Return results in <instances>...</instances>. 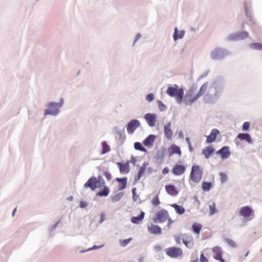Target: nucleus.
Listing matches in <instances>:
<instances>
[{"mask_svg":"<svg viewBox=\"0 0 262 262\" xmlns=\"http://www.w3.org/2000/svg\"><path fill=\"white\" fill-rule=\"evenodd\" d=\"M200 97L196 87L192 86L187 91L184 99V102L187 105H191Z\"/></svg>","mask_w":262,"mask_h":262,"instance_id":"nucleus-1","label":"nucleus"},{"mask_svg":"<svg viewBox=\"0 0 262 262\" xmlns=\"http://www.w3.org/2000/svg\"><path fill=\"white\" fill-rule=\"evenodd\" d=\"M167 94L170 97H175L177 102L181 103L183 101L184 91L183 89H179L175 84L173 86L168 87L166 91Z\"/></svg>","mask_w":262,"mask_h":262,"instance_id":"nucleus-2","label":"nucleus"},{"mask_svg":"<svg viewBox=\"0 0 262 262\" xmlns=\"http://www.w3.org/2000/svg\"><path fill=\"white\" fill-rule=\"evenodd\" d=\"M168 216V212L166 210L162 209L155 213L152 218V221L155 223H162L167 221Z\"/></svg>","mask_w":262,"mask_h":262,"instance_id":"nucleus-3","label":"nucleus"},{"mask_svg":"<svg viewBox=\"0 0 262 262\" xmlns=\"http://www.w3.org/2000/svg\"><path fill=\"white\" fill-rule=\"evenodd\" d=\"M203 170L198 165H193L192 167L190 173L191 179L195 183H198L202 179Z\"/></svg>","mask_w":262,"mask_h":262,"instance_id":"nucleus-4","label":"nucleus"},{"mask_svg":"<svg viewBox=\"0 0 262 262\" xmlns=\"http://www.w3.org/2000/svg\"><path fill=\"white\" fill-rule=\"evenodd\" d=\"M166 254L171 258H177L181 256L183 254L182 250L178 247H171L165 249Z\"/></svg>","mask_w":262,"mask_h":262,"instance_id":"nucleus-5","label":"nucleus"},{"mask_svg":"<svg viewBox=\"0 0 262 262\" xmlns=\"http://www.w3.org/2000/svg\"><path fill=\"white\" fill-rule=\"evenodd\" d=\"M140 126L139 121L136 119L132 120L127 125V131L129 134H133L136 128Z\"/></svg>","mask_w":262,"mask_h":262,"instance_id":"nucleus-6","label":"nucleus"},{"mask_svg":"<svg viewBox=\"0 0 262 262\" xmlns=\"http://www.w3.org/2000/svg\"><path fill=\"white\" fill-rule=\"evenodd\" d=\"M213 257L220 262H225L222 258L223 251L220 247L216 246L212 249Z\"/></svg>","mask_w":262,"mask_h":262,"instance_id":"nucleus-7","label":"nucleus"},{"mask_svg":"<svg viewBox=\"0 0 262 262\" xmlns=\"http://www.w3.org/2000/svg\"><path fill=\"white\" fill-rule=\"evenodd\" d=\"M254 210L249 206L243 207L241 208L239 214L245 218H247L254 214Z\"/></svg>","mask_w":262,"mask_h":262,"instance_id":"nucleus-8","label":"nucleus"},{"mask_svg":"<svg viewBox=\"0 0 262 262\" xmlns=\"http://www.w3.org/2000/svg\"><path fill=\"white\" fill-rule=\"evenodd\" d=\"M98 181L96 177H93L90 178L84 184V187L91 188L92 190H95L97 187Z\"/></svg>","mask_w":262,"mask_h":262,"instance_id":"nucleus-9","label":"nucleus"},{"mask_svg":"<svg viewBox=\"0 0 262 262\" xmlns=\"http://www.w3.org/2000/svg\"><path fill=\"white\" fill-rule=\"evenodd\" d=\"M49 108L45 110L44 114L45 115H56L58 113V110L57 108V105L54 103H50L49 105Z\"/></svg>","mask_w":262,"mask_h":262,"instance_id":"nucleus-10","label":"nucleus"},{"mask_svg":"<svg viewBox=\"0 0 262 262\" xmlns=\"http://www.w3.org/2000/svg\"><path fill=\"white\" fill-rule=\"evenodd\" d=\"M144 118L149 126H154L156 124L157 116L155 114L148 113L145 115Z\"/></svg>","mask_w":262,"mask_h":262,"instance_id":"nucleus-11","label":"nucleus"},{"mask_svg":"<svg viewBox=\"0 0 262 262\" xmlns=\"http://www.w3.org/2000/svg\"><path fill=\"white\" fill-rule=\"evenodd\" d=\"M148 232L152 234H161L162 229L161 227L154 224H150L147 226Z\"/></svg>","mask_w":262,"mask_h":262,"instance_id":"nucleus-12","label":"nucleus"},{"mask_svg":"<svg viewBox=\"0 0 262 262\" xmlns=\"http://www.w3.org/2000/svg\"><path fill=\"white\" fill-rule=\"evenodd\" d=\"M216 154L220 155L223 159L228 158L230 155V151L228 146H224L221 149L216 151Z\"/></svg>","mask_w":262,"mask_h":262,"instance_id":"nucleus-13","label":"nucleus"},{"mask_svg":"<svg viewBox=\"0 0 262 262\" xmlns=\"http://www.w3.org/2000/svg\"><path fill=\"white\" fill-rule=\"evenodd\" d=\"M185 167L183 165L176 164L172 169V173L176 176L182 174L185 171Z\"/></svg>","mask_w":262,"mask_h":262,"instance_id":"nucleus-14","label":"nucleus"},{"mask_svg":"<svg viewBox=\"0 0 262 262\" xmlns=\"http://www.w3.org/2000/svg\"><path fill=\"white\" fill-rule=\"evenodd\" d=\"M219 133L220 132L217 129H213L211 132L210 134L207 136L206 141V142L207 143H210L214 141L216 139V136L219 134Z\"/></svg>","mask_w":262,"mask_h":262,"instance_id":"nucleus-15","label":"nucleus"},{"mask_svg":"<svg viewBox=\"0 0 262 262\" xmlns=\"http://www.w3.org/2000/svg\"><path fill=\"white\" fill-rule=\"evenodd\" d=\"M165 189L167 193L170 195L175 196L178 194V191L177 188L172 185H167L165 186Z\"/></svg>","mask_w":262,"mask_h":262,"instance_id":"nucleus-16","label":"nucleus"},{"mask_svg":"<svg viewBox=\"0 0 262 262\" xmlns=\"http://www.w3.org/2000/svg\"><path fill=\"white\" fill-rule=\"evenodd\" d=\"M164 134L167 139H171L172 137L173 133L171 129L170 123H168L164 126Z\"/></svg>","mask_w":262,"mask_h":262,"instance_id":"nucleus-17","label":"nucleus"},{"mask_svg":"<svg viewBox=\"0 0 262 262\" xmlns=\"http://www.w3.org/2000/svg\"><path fill=\"white\" fill-rule=\"evenodd\" d=\"M117 165L119 168L120 171L122 173H127L129 171V166L128 162L122 164L121 163H117Z\"/></svg>","mask_w":262,"mask_h":262,"instance_id":"nucleus-18","label":"nucleus"},{"mask_svg":"<svg viewBox=\"0 0 262 262\" xmlns=\"http://www.w3.org/2000/svg\"><path fill=\"white\" fill-rule=\"evenodd\" d=\"M155 139L156 136L150 135L143 141V144L148 147L152 146Z\"/></svg>","mask_w":262,"mask_h":262,"instance_id":"nucleus-19","label":"nucleus"},{"mask_svg":"<svg viewBox=\"0 0 262 262\" xmlns=\"http://www.w3.org/2000/svg\"><path fill=\"white\" fill-rule=\"evenodd\" d=\"M116 180L119 183L118 190H121L125 188L127 185V178H117Z\"/></svg>","mask_w":262,"mask_h":262,"instance_id":"nucleus-20","label":"nucleus"},{"mask_svg":"<svg viewBox=\"0 0 262 262\" xmlns=\"http://www.w3.org/2000/svg\"><path fill=\"white\" fill-rule=\"evenodd\" d=\"M147 165V164L144 163L140 168L137 176L135 178V181H139L140 178L143 176L146 170Z\"/></svg>","mask_w":262,"mask_h":262,"instance_id":"nucleus-21","label":"nucleus"},{"mask_svg":"<svg viewBox=\"0 0 262 262\" xmlns=\"http://www.w3.org/2000/svg\"><path fill=\"white\" fill-rule=\"evenodd\" d=\"M145 216V213L143 211H141L140 214L138 216H133L131 219V222L133 224H138L143 220Z\"/></svg>","mask_w":262,"mask_h":262,"instance_id":"nucleus-22","label":"nucleus"},{"mask_svg":"<svg viewBox=\"0 0 262 262\" xmlns=\"http://www.w3.org/2000/svg\"><path fill=\"white\" fill-rule=\"evenodd\" d=\"M237 138L241 140H245L249 143H252V139L248 134H239L237 135Z\"/></svg>","mask_w":262,"mask_h":262,"instance_id":"nucleus-23","label":"nucleus"},{"mask_svg":"<svg viewBox=\"0 0 262 262\" xmlns=\"http://www.w3.org/2000/svg\"><path fill=\"white\" fill-rule=\"evenodd\" d=\"M171 206L175 209L176 212L179 214H183L185 211L184 208L182 206L178 205L177 204H171Z\"/></svg>","mask_w":262,"mask_h":262,"instance_id":"nucleus-24","label":"nucleus"},{"mask_svg":"<svg viewBox=\"0 0 262 262\" xmlns=\"http://www.w3.org/2000/svg\"><path fill=\"white\" fill-rule=\"evenodd\" d=\"M214 149L211 146H207L202 151V154L206 158H208L210 155L214 151Z\"/></svg>","mask_w":262,"mask_h":262,"instance_id":"nucleus-25","label":"nucleus"},{"mask_svg":"<svg viewBox=\"0 0 262 262\" xmlns=\"http://www.w3.org/2000/svg\"><path fill=\"white\" fill-rule=\"evenodd\" d=\"M169 152L171 155L177 154L178 155L181 154L180 148L176 145H172L169 148Z\"/></svg>","mask_w":262,"mask_h":262,"instance_id":"nucleus-26","label":"nucleus"},{"mask_svg":"<svg viewBox=\"0 0 262 262\" xmlns=\"http://www.w3.org/2000/svg\"><path fill=\"white\" fill-rule=\"evenodd\" d=\"M185 32L184 31H178L177 28H175L173 38L174 40L182 38L184 35Z\"/></svg>","mask_w":262,"mask_h":262,"instance_id":"nucleus-27","label":"nucleus"},{"mask_svg":"<svg viewBox=\"0 0 262 262\" xmlns=\"http://www.w3.org/2000/svg\"><path fill=\"white\" fill-rule=\"evenodd\" d=\"M208 88V84L207 82L204 83L200 89L198 93L201 97L207 91Z\"/></svg>","mask_w":262,"mask_h":262,"instance_id":"nucleus-28","label":"nucleus"},{"mask_svg":"<svg viewBox=\"0 0 262 262\" xmlns=\"http://www.w3.org/2000/svg\"><path fill=\"white\" fill-rule=\"evenodd\" d=\"M192 228L193 229V231L196 233L197 234H199L200 233V231L202 229V226L201 225L198 224V223H194L192 226Z\"/></svg>","mask_w":262,"mask_h":262,"instance_id":"nucleus-29","label":"nucleus"},{"mask_svg":"<svg viewBox=\"0 0 262 262\" xmlns=\"http://www.w3.org/2000/svg\"><path fill=\"white\" fill-rule=\"evenodd\" d=\"M109 192H110L109 188L107 187L104 186L103 190L98 192V193H97V195H99L100 196H106L108 195Z\"/></svg>","mask_w":262,"mask_h":262,"instance_id":"nucleus-30","label":"nucleus"},{"mask_svg":"<svg viewBox=\"0 0 262 262\" xmlns=\"http://www.w3.org/2000/svg\"><path fill=\"white\" fill-rule=\"evenodd\" d=\"M102 150L101 151V154H104L106 152L110 151V146L107 144L106 141H103L102 142Z\"/></svg>","mask_w":262,"mask_h":262,"instance_id":"nucleus-31","label":"nucleus"},{"mask_svg":"<svg viewBox=\"0 0 262 262\" xmlns=\"http://www.w3.org/2000/svg\"><path fill=\"white\" fill-rule=\"evenodd\" d=\"M134 147L136 150L146 152V149L144 147H143L141 143L140 142H135L134 143Z\"/></svg>","mask_w":262,"mask_h":262,"instance_id":"nucleus-32","label":"nucleus"},{"mask_svg":"<svg viewBox=\"0 0 262 262\" xmlns=\"http://www.w3.org/2000/svg\"><path fill=\"white\" fill-rule=\"evenodd\" d=\"M217 212L216 205L214 203H212L209 205V213L211 215L214 214Z\"/></svg>","mask_w":262,"mask_h":262,"instance_id":"nucleus-33","label":"nucleus"},{"mask_svg":"<svg viewBox=\"0 0 262 262\" xmlns=\"http://www.w3.org/2000/svg\"><path fill=\"white\" fill-rule=\"evenodd\" d=\"M211 187V183L210 182H203L202 184V189L204 191H208Z\"/></svg>","mask_w":262,"mask_h":262,"instance_id":"nucleus-34","label":"nucleus"},{"mask_svg":"<svg viewBox=\"0 0 262 262\" xmlns=\"http://www.w3.org/2000/svg\"><path fill=\"white\" fill-rule=\"evenodd\" d=\"M152 204L155 206H157L160 204L158 194L156 195L151 200Z\"/></svg>","mask_w":262,"mask_h":262,"instance_id":"nucleus-35","label":"nucleus"},{"mask_svg":"<svg viewBox=\"0 0 262 262\" xmlns=\"http://www.w3.org/2000/svg\"><path fill=\"white\" fill-rule=\"evenodd\" d=\"M122 195H123V194L121 193H118V194L115 195L114 196H112L111 200L113 202H118L120 200V199Z\"/></svg>","mask_w":262,"mask_h":262,"instance_id":"nucleus-36","label":"nucleus"},{"mask_svg":"<svg viewBox=\"0 0 262 262\" xmlns=\"http://www.w3.org/2000/svg\"><path fill=\"white\" fill-rule=\"evenodd\" d=\"M132 238H129L128 239L120 240V244L122 247H125L131 241Z\"/></svg>","mask_w":262,"mask_h":262,"instance_id":"nucleus-37","label":"nucleus"},{"mask_svg":"<svg viewBox=\"0 0 262 262\" xmlns=\"http://www.w3.org/2000/svg\"><path fill=\"white\" fill-rule=\"evenodd\" d=\"M220 180H221V181L222 183H225L227 180V175L224 173H223V172H221L220 173Z\"/></svg>","mask_w":262,"mask_h":262,"instance_id":"nucleus-38","label":"nucleus"},{"mask_svg":"<svg viewBox=\"0 0 262 262\" xmlns=\"http://www.w3.org/2000/svg\"><path fill=\"white\" fill-rule=\"evenodd\" d=\"M159 108L160 111H164L166 108V106L160 100L157 101Z\"/></svg>","mask_w":262,"mask_h":262,"instance_id":"nucleus-39","label":"nucleus"},{"mask_svg":"<svg viewBox=\"0 0 262 262\" xmlns=\"http://www.w3.org/2000/svg\"><path fill=\"white\" fill-rule=\"evenodd\" d=\"M155 97L153 94H149L146 97V100L147 101L150 102L154 100Z\"/></svg>","mask_w":262,"mask_h":262,"instance_id":"nucleus-40","label":"nucleus"},{"mask_svg":"<svg viewBox=\"0 0 262 262\" xmlns=\"http://www.w3.org/2000/svg\"><path fill=\"white\" fill-rule=\"evenodd\" d=\"M252 47L255 49L260 50H262V45L260 43H253V44H252Z\"/></svg>","mask_w":262,"mask_h":262,"instance_id":"nucleus-41","label":"nucleus"},{"mask_svg":"<svg viewBox=\"0 0 262 262\" xmlns=\"http://www.w3.org/2000/svg\"><path fill=\"white\" fill-rule=\"evenodd\" d=\"M250 127V123L248 122H245L243 125V130H247Z\"/></svg>","mask_w":262,"mask_h":262,"instance_id":"nucleus-42","label":"nucleus"},{"mask_svg":"<svg viewBox=\"0 0 262 262\" xmlns=\"http://www.w3.org/2000/svg\"><path fill=\"white\" fill-rule=\"evenodd\" d=\"M167 221H168V223L167 225V226L168 228H170L171 224L174 222L173 220H172L171 218L168 216V218L167 219Z\"/></svg>","mask_w":262,"mask_h":262,"instance_id":"nucleus-43","label":"nucleus"},{"mask_svg":"<svg viewBox=\"0 0 262 262\" xmlns=\"http://www.w3.org/2000/svg\"><path fill=\"white\" fill-rule=\"evenodd\" d=\"M208 259L202 253L200 256V262H208Z\"/></svg>","mask_w":262,"mask_h":262,"instance_id":"nucleus-44","label":"nucleus"},{"mask_svg":"<svg viewBox=\"0 0 262 262\" xmlns=\"http://www.w3.org/2000/svg\"><path fill=\"white\" fill-rule=\"evenodd\" d=\"M186 140V141L188 143V144L189 145V148L190 151H192L193 150V147L191 145L190 139L188 138H187Z\"/></svg>","mask_w":262,"mask_h":262,"instance_id":"nucleus-45","label":"nucleus"},{"mask_svg":"<svg viewBox=\"0 0 262 262\" xmlns=\"http://www.w3.org/2000/svg\"><path fill=\"white\" fill-rule=\"evenodd\" d=\"M174 239L176 243L178 244H181V241H183L180 236H176L174 237Z\"/></svg>","mask_w":262,"mask_h":262,"instance_id":"nucleus-46","label":"nucleus"},{"mask_svg":"<svg viewBox=\"0 0 262 262\" xmlns=\"http://www.w3.org/2000/svg\"><path fill=\"white\" fill-rule=\"evenodd\" d=\"M227 242L228 243L231 245V246L232 247H235L236 246V244L235 243V242L232 240V239H228L227 240Z\"/></svg>","mask_w":262,"mask_h":262,"instance_id":"nucleus-47","label":"nucleus"},{"mask_svg":"<svg viewBox=\"0 0 262 262\" xmlns=\"http://www.w3.org/2000/svg\"><path fill=\"white\" fill-rule=\"evenodd\" d=\"M169 172V169L167 167L164 168L162 170V173L164 174H167Z\"/></svg>","mask_w":262,"mask_h":262,"instance_id":"nucleus-48","label":"nucleus"},{"mask_svg":"<svg viewBox=\"0 0 262 262\" xmlns=\"http://www.w3.org/2000/svg\"><path fill=\"white\" fill-rule=\"evenodd\" d=\"M104 217H105V215L103 214H101V220H100V222H102L104 220Z\"/></svg>","mask_w":262,"mask_h":262,"instance_id":"nucleus-49","label":"nucleus"},{"mask_svg":"<svg viewBox=\"0 0 262 262\" xmlns=\"http://www.w3.org/2000/svg\"><path fill=\"white\" fill-rule=\"evenodd\" d=\"M85 206H86V205H85V204H84V202H81V203H80V207H81V208H84V207H85Z\"/></svg>","mask_w":262,"mask_h":262,"instance_id":"nucleus-50","label":"nucleus"},{"mask_svg":"<svg viewBox=\"0 0 262 262\" xmlns=\"http://www.w3.org/2000/svg\"><path fill=\"white\" fill-rule=\"evenodd\" d=\"M136 162V159L134 157H132V158L131 159V162L133 163L134 164H135Z\"/></svg>","mask_w":262,"mask_h":262,"instance_id":"nucleus-51","label":"nucleus"},{"mask_svg":"<svg viewBox=\"0 0 262 262\" xmlns=\"http://www.w3.org/2000/svg\"><path fill=\"white\" fill-rule=\"evenodd\" d=\"M183 243L185 244V245L187 247H188L189 246H188V242L186 241H184V240H183Z\"/></svg>","mask_w":262,"mask_h":262,"instance_id":"nucleus-52","label":"nucleus"},{"mask_svg":"<svg viewBox=\"0 0 262 262\" xmlns=\"http://www.w3.org/2000/svg\"><path fill=\"white\" fill-rule=\"evenodd\" d=\"M99 247H101V246H94L93 248H90L89 250H93V249H96Z\"/></svg>","mask_w":262,"mask_h":262,"instance_id":"nucleus-53","label":"nucleus"},{"mask_svg":"<svg viewBox=\"0 0 262 262\" xmlns=\"http://www.w3.org/2000/svg\"><path fill=\"white\" fill-rule=\"evenodd\" d=\"M16 211V208H15V209L13 210V212H12V215H13V216H14V214H15V213Z\"/></svg>","mask_w":262,"mask_h":262,"instance_id":"nucleus-54","label":"nucleus"},{"mask_svg":"<svg viewBox=\"0 0 262 262\" xmlns=\"http://www.w3.org/2000/svg\"><path fill=\"white\" fill-rule=\"evenodd\" d=\"M135 190H136V188H134V189H133V192H134H134H135Z\"/></svg>","mask_w":262,"mask_h":262,"instance_id":"nucleus-55","label":"nucleus"},{"mask_svg":"<svg viewBox=\"0 0 262 262\" xmlns=\"http://www.w3.org/2000/svg\"><path fill=\"white\" fill-rule=\"evenodd\" d=\"M246 11L247 15H248V12H247V9H246Z\"/></svg>","mask_w":262,"mask_h":262,"instance_id":"nucleus-56","label":"nucleus"}]
</instances>
